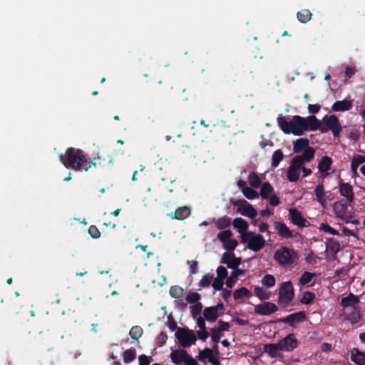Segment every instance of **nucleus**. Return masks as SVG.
Instances as JSON below:
<instances>
[{
	"label": "nucleus",
	"instance_id": "obj_1",
	"mask_svg": "<svg viewBox=\"0 0 365 365\" xmlns=\"http://www.w3.org/2000/svg\"><path fill=\"white\" fill-rule=\"evenodd\" d=\"M288 119V117L280 114L277 118L278 126L285 134L292 133L296 136L302 135L305 131L317 130L320 125V120L314 115L306 118L297 115Z\"/></svg>",
	"mask_w": 365,
	"mask_h": 365
},
{
	"label": "nucleus",
	"instance_id": "obj_2",
	"mask_svg": "<svg viewBox=\"0 0 365 365\" xmlns=\"http://www.w3.org/2000/svg\"><path fill=\"white\" fill-rule=\"evenodd\" d=\"M59 160L66 168L78 171H88V159L84 152L78 148L70 147L64 154L59 155Z\"/></svg>",
	"mask_w": 365,
	"mask_h": 365
},
{
	"label": "nucleus",
	"instance_id": "obj_3",
	"mask_svg": "<svg viewBox=\"0 0 365 365\" xmlns=\"http://www.w3.org/2000/svg\"><path fill=\"white\" fill-rule=\"evenodd\" d=\"M273 258L280 266L289 267L297 262L299 256L294 250L280 246L274 252Z\"/></svg>",
	"mask_w": 365,
	"mask_h": 365
},
{
	"label": "nucleus",
	"instance_id": "obj_4",
	"mask_svg": "<svg viewBox=\"0 0 365 365\" xmlns=\"http://www.w3.org/2000/svg\"><path fill=\"white\" fill-rule=\"evenodd\" d=\"M359 302V298H341V315L352 324L358 322L361 319L360 312L356 307Z\"/></svg>",
	"mask_w": 365,
	"mask_h": 365
},
{
	"label": "nucleus",
	"instance_id": "obj_5",
	"mask_svg": "<svg viewBox=\"0 0 365 365\" xmlns=\"http://www.w3.org/2000/svg\"><path fill=\"white\" fill-rule=\"evenodd\" d=\"M333 209L336 216L344 220L346 223L359 224L358 220H351L354 216V212L351 203L344 202L341 200L334 204Z\"/></svg>",
	"mask_w": 365,
	"mask_h": 365
},
{
	"label": "nucleus",
	"instance_id": "obj_6",
	"mask_svg": "<svg viewBox=\"0 0 365 365\" xmlns=\"http://www.w3.org/2000/svg\"><path fill=\"white\" fill-rule=\"evenodd\" d=\"M240 241L243 244H247V247L254 252L259 251L266 244L265 240L262 235L255 234L251 231L242 234Z\"/></svg>",
	"mask_w": 365,
	"mask_h": 365
},
{
	"label": "nucleus",
	"instance_id": "obj_7",
	"mask_svg": "<svg viewBox=\"0 0 365 365\" xmlns=\"http://www.w3.org/2000/svg\"><path fill=\"white\" fill-rule=\"evenodd\" d=\"M318 130H319L322 133H325L331 130L334 137H338L339 136L342 128L339 118L335 115H330L324 118L323 124H322L320 121Z\"/></svg>",
	"mask_w": 365,
	"mask_h": 365
},
{
	"label": "nucleus",
	"instance_id": "obj_8",
	"mask_svg": "<svg viewBox=\"0 0 365 365\" xmlns=\"http://www.w3.org/2000/svg\"><path fill=\"white\" fill-rule=\"evenodd\" d=\"M175 336L180 344L184 348L195 344L196 341V336L194 331L184 328H178L175 332Z\"/></svg>",
	"mask_w": 365,
	"mask_h": 365
},
{
	"label": "nucleus",
	"instance_id": "obj_9",
	"mask_svg": "<svg viewBox=\"0 0 365 365\" xmlns=\"http://www.w3.org/2000/svg\"><path fill=\"white\" fill-rule=\"evenodd\" d=\"M112 157L109 154H106L103 152L98 153L97 156L93 158V160H88V170L93 166L95 168H106L109 166L112 163Z\"/></svg>",
	"mask_w": 365,
	"mask_h": 365
},
{
	"label": "nucleus",
	"instance_id": "obj_10",
	"mask_svg": "<svg viewBox=\"0 0 365 365\" xmlns=\"http://www.w3.org/2000/svg\"><path fill=\"white\" fill-rule=\"evenodd\" d=\"M277 343L281 351L284 352H291L298 346V341L294 334H289Z\"/></svg>",
	"mask_w": 365,
	"mask_h": 365
},
{
	"label": "nucleus",
	"instance_id": "obj_11",
	"mask_svg": "<svg viewBox=\"0 0 365 365\" xmlns=\"http://www.w3.org/2000/svg\"><path fill=\"white\" fill-rule=\"evenodd\" d=\"M235 205L238 207L237 211L244 216L252 219L257 215L255 209L244 199L238 200Z\"/></svg>",
	"mask_w": 365,
	"mask_h": 365
},
{
	"label": "nucleus",
	"instance_id": "obj_12",
	"mask_svg": "<svg viewBox=\"0 0 365 365\" xmlns=\"http://www.w3.org/2000/svg\"><path fill=\"white\" fill-rule=\"evenodd\" d=\"M315 155V150L312 147H308L307 149L302 152V154L294 156L292 161L297 165V166H302L306 163L312 161Z\"/></svg>",
	"mask_w": 365,
	"mask_h": 365
},
{
	"label": "nucleus",
	"instance_id": "obj_13",
	"mask_svg": "<svg viewBox=\"0 0 365 365\" xmlns=\"http://www.w3.org/2000/svg\"><path fill=\"white\" fill-rule=\"evenodd\" d=\"M278 309L277 306L269 302H262L255 306V312L259 315H269Z\"/></svg>",
	"mask_w": 365,
	"mask_h": 365
},
{
	"label": "nucleus",
	"instance_id": "obj_14",
	"mask_svg": "<svg viewBox=\"0 0 365 365\" xmlns=\"http://www.w3.org/2000/svg\"><path fill=\"white\" fill-rule=\"evenodd\" d=\"M224 306L222 303H218L216 306L205 309L203 314L208 322H215L217 317L223 313Z\"/></svg>",
	"mask_w": 365,
	"mask_h": 365
},
{
	"label": "nucleus",
	"instance_id": "obj_15",
	"mask_svg": "<svg viewBox=\"0 0 365 365\" xmlns=\"http://www.w3.org/2000/svg\"><path fill=\"white\" fill-rule=\"evenodd\" d=\"M339 191L341 196L346 198L348 203H351L354 200L353 187L349 182H344L340 180L339 182Z\"/></svg>",
	"mask_w": 365,
	"mask_h": 365
},
{
	"label": "nucleus",
	"instance_id": "obj_16",
	"mask_svg": "<svg viewBox=\"0 0 365 365\" xmlns=\"http://www.w3.org/2000/svg\"><path fill=\"white\" fill-rule=\"evenodd\" d=\"M306 319L304 312H298L291 314L284 318L280 319V322L289 324L290 327H296L297 324L303 322Z\"/></svg>",
	"mask_w": 365,
	"mask_h": 365
},
{
	"label": "nucleus",
	"instance_id": "obj_17",
	"mask_svg": "<svg viewBox=\"0 0 365 365\" xmlns=\"http://www.w3.org/2000/svg\"><path fill=\"white\" fill-rule=\"evenodd\" d=\"M289 216L291 222L299 227H305L307 226V220L302 217L301 212L295 208L289 210Z\"/></svg>",
	"mask_w": 365,
	"mask_h": 365
},
{
	"label": "nucleus",
	"instance_id": "obj_18",
	"mask_svg": "<svg viewBox=\"0 0 365 365\" xmlns=\"http://www.w3.org/2000/svg\"><path fill=\"white\" fill-rule=\"evenodd\" d=\"M190 354L184 349L173 350L170 354V358L172 362L176 365L185 364Z\"/></svg>",
	"mask_w": 365,
	"mask_h": 365
},
{
	"label": "nucleus",
	"instance_id": "obj_19",
	"mask_svg": "<svg viewBox=\"0 0 365 365\" xmlns=\"http://www.w3.org/2000/svg\"><path fill=\"white\" fill-rule=\"evenodd\" d=\"M273 226L281 238L289 239L293 237L292 232L284 222L275 221L273 222Z\"/></svg>",
	"mask_w": 365,
	"mask_h": 365
},
{
	"label": "nucleus",
	"instance_id": "obj_20",
	"mask_svg": "<svg viewBox=\"0 0 365 365\" xmlns=\"http://www.w3.org/2000/svg\"><path fill=\"white\" fill-rule=\"evenodd\" d=\"M333 163L332 159L327 156H323L319 161L317 165L318 170L320 173L323 175L324 177H326L329 175V170L331 168V166Z\"/></svg>",
	"mask_w": 365,
	"mask_h": 365
},
{
	"label": "nucleus",
	"instance_id": "obj_21",
	"mask_svg": "<svg viewBox=\"0 0 365 365\" xmlns=\"http://www.w3.org/2000/svg\"><path fill=\"white\" fill-rule=\"evenodd\" d=\"M352 107V101L344 99L343 101H337L334 102L331 106V110L334 112H344L351 109Z\"/></svg>",
	"mask_w": 365,
	"mask_h": 365
},
{
	"label": "nucleus",
	"instance_id": "obj_22",
	"mask_svg": "<svg viewBox=\"0 0 365 365\" xmlns=\"http://www.w3.org/2000/svg\"><path fill=\"white\" fill-rule=\"evenodd\" d=\"M301 167L297 166L292 160L287 170V177L289 182H297L300 176Z\"/></svg>",
	"mask_w": 365,
	"mask_h": 365
},
{
	"label": "nucleus",
	"instance_id": "obj_23",
	"mask_svg": "<svg viewBox=\"0 0 365 365\" xmlns=\"http://www.w3.org/2000/svg\"><path fill=\"white\" fill-rule=\"evenodd\" d=\"M190 215V209L187 206L178 207L174 212H171L169 215L172 219L182 220L187 217Z\"/></svg>",
	"mask_w": 365,
	"mask_h": 365
},
{
	"label": "nucleus",
	"instance_id": "obj_24",
	"mask_svg": "<svg viewBox=\"0 0 365 365\" xmlns=\"http://www.w3.org/2000/svg\"><path fill=\"white\" fill-rule=\"evenodd\" d=\"M351 360L357 365H365V353L354 348L351 350Z\"/></svg>",
	"mask_w": 365,
	"mask_h": 365
},
{
	"label": "nucleus",
	"instance_id": "obj_25",
	"mask_svg": "<svg viewBox=\"0 0 365 365\" xmlns=\"http://www.w3.org/2000/svg\"><path fill=\"white\" fill-rule=\"evenodd\" d=\"M264 351L271 358H278L281 356V349L278 346V343L269 344L264 346Z\"/></svg>",
	"mask_w": 365,
	"mask_h": 365
},
{
	"label": "nucleus",
	"instance_id": "obj_26",
	"mask_svg": "<svg viewBox=\"0 0 365 365\" xmlns=\"http://www.w3.org/2000/svg\"><path fill=\"white\" fill-rule=\"evenodd\" d=\"M309 140L307 138H299L293 143V151L294 153L304 152L309 145Z\"/></svg>",
	"mask_w": 365,
	"mask_h": 365
},
{
	"label": "nucleus",
	"instance_id": "obj_27",
	"mask_svg": "<svg viewBox=\"0 0 365 365\" xmlns=\"http://www.w3.org/2000/svg\"><path fill=\"white\" fill-rule=\"evenodd\" d=\"M294 289L291 282L282 283L279 287V297H293Z\"/></svg>",
	"mask_w": 365,
	"mask_h": 365
},
{
	"label": "nucleus",
	"instance_id": "obj_28",
	"mask_svg": "<svg viewBox=\"0 0 365 365\" xmlns=\"http://www.w3.org/2000/svg\"><path fill=\"white\" fill-rule=\"evenodd\" d=\"M316 278V274L309 272H305L302 274L299 279L300 285L304 287H309L314 284V280Z\"/></svg>",
	"mask_w": 365,
	"mask_h": 365
},
{
	"label": "nucleus",
	"instance_id": "obj_29",
	"mask_svg": "<svg viewBox=\"0 0 365 365\" xmlns=\"http://www.w3.org/2000/svg\"><path fill=\"white\" fill-rule=\"evenodd\" d=\"M210 224L215 225L217 228L219 230H225L230 227L231 219L229 217L225 215L217 220L213 219Z\"/></svg>",
	"mask_w": 365,
	"mask_h": 365
},
{
	"label": "nucleus",
	"instance_id": "obj_30",
	"mask_svg": "<svg viewBox=\"0 0 365 365\" xmlns=\"http://www.w3.org/2000/svg\"><path fill=\"white\" fill-rule=\"evenodd\" d=\"M232 225L235 228L238 229V232L240 233V236L242 234L247 232L249 227L248 223L244 219L240 217L234 219Z\"/></svg>",
	"mask_w": 365,
	"mask_h": 365
},
{
	"label": "nucleus",
	"instance_id": "obj_31",
	"mask_svg": "<svg viewBox=\"0 0 365 365\" xmlns=\"http://www.w3.org/2000/svg\"><path fill=\"white\" fill-rule=\"evenodd\" d=\"M244 274V271L242 269H236L232 272V274L230 277H227L226 279V285L228 288H232L235 283L236 282V279L240 275Z\"/></svg>",
	"mask_w": 365,
	"mask_h": 365
},
{
	"label": "nucleus",
	"instance_id": "obj_32",
	"mask_svg": "<svg viewBox=\"0 0 365 365\" xmlns=\"http://www.w3.org/2000/svg\"><path fill=\"white\" fill-rule=\"evenodd\" d=\"M312 14L309 9H302L297 13V18L301 23L306 24L310 21Z\"/></svg>",
	"mask_w": 365,
	"mask_h": 365
},
{
	"label": "nucleus",
	"instance_id": "obj_33",
	"mask_svg": "<svg viewBox=\"0 0 365 365\" xmlns=\"http://www.w3.org/2000/svg\"><path fill=\"white\" fill-rule=\"evenodd\" d=\"M273 192V187L268 182H264L261 185L260 196L263 199H268L269 196Z\"/></svg>",
	"mask_w": 365,
	"mask_h": 365
},
{
	"label": "nucleus",
	"instance_id": "obj_34",
	"mask_svg": "<svg viewBox=\"0 0 365 365\" xmlns=\"http://www.w3.org/2000/svg\"><path fill=\"white\" fill-rule=\"evenodd\" d=\"M314 193L317 197V200L319 203L323 204L326 201L324 187L322 183L317 185L314 190Z\"/></svg>",
	"mask_w": 365,
	"mask_h": 365
},
{
	"label": "nucleus",
	"instance_id": "obj_35",
	"mask_svg": "<svg viewBox=\"0 0 365 365\" xmlns=\"http://www.w3.org/2000/svg\"><path fill=\"white\" fill-rule=\"evenodd\" d=\"M284 154L283 152L279 149L274 152L272 156L271 165L273 168H276L279 165V163L283 160Z\"/></svg>",
	"mask_w": 365,
	"mask_h": 365
},
{
	"label": "nucleus",
	"instance_id": "obj_36",
	"mask_svg": "<svg viewBox=\"0 0 365 365\" xmlns=\"http://www.w3.org/2000/svg\"><path fill=\"white\" fill-rule=\"evenodd\" d=\"M248 182L252 187L258 188L261 185V180L259 177L254 172L248 175Z\"/></svg>",
	"mask_w": 365,
	"mask_h": 365
},
{
	"label": "nucleus",
	"instance_id": "obj_37",
	"mask_svg": "<svg viewBox=\"0 0 365 365\" xmlns=\"http://www.w3.org/2000/svg\"><path fill=\"white\" fill-rule=\"evenodd\" d=\"M327 247L335 253L338 252L341 249L339 242L334 238L327 239Z\"/></svg>",
	"mask_w": 365,
	"mask_h": 365
},
{
	"label": "nucleus",
	"instance_id": "obj_38",
	"mask_svg": "<svg viewBox=\"0 0 365 365\" xmlns=\"http://www.w3.org/2000/svg\"><path fill=\"white\" fill-rule=\"evenodd\" d=\"M242 192L245 197L249 200L255 199L259 197V193L252 187H243Z\"/></svg>",
	"mask_w": 365,
	"mask_h": 365
},
{
	"label": "nucleus",
	"instance_id": "obj_39",
	"mask_svg": "<svg viewBox=\"0 0 365 365\" xmlns=\"http://www.w3.org/2000/svg\"><path fill=\"white\" fill-rule=\"evenodd\" d=\"M213 356L212 351L209 348H205L203 350H200L198 359L201 361H204L205 359L209 361Z\"/></svg>",
	"mask_w": 365,
	"mask_h": 365
},
{
	"label": "nucleus",
	"instance_id": "obj_40",
	"mask_svg": "<svg viewBox=\"0 0 365 365\" xmlns=\"http://www.w3.org/2000/svg\"><path fill=\"white\" fill-rule=\"evenodd\" d=\"M232 235V232L230 230H225L217 235V238L223 244L230 240Z\"/></svg>",
	"mask_w": 365,
	"mask_h": 365
},
{
	"label": "nucleus",
	"instance_id": "obj_41",
	"mask_svg": "<svg viewBox=\"0 0 365 365\" xmlns=\"http://www.w3.org/2000/svg\"><path fill=\"white\" fill-rule=\"evenodd\" d=\"M319 230L324 231L326 233L331 234L333 235H340L338 230L334 229L327 223H322L319 226Z\"/></svg>",
	"mask_w": 365,
	"mask_h": 365
},
{
	"label": "nucleus",
	"instance_id": "obj_42",
	"mask_svg": "<svg viewBox=\"0 0 365 365\" xmlns=\"http://www.w3.org/2000/svg\"><path fill=\"white\" fill-rule=\"evenodd\" d=\"M238 245V242L235 239H230L225 243H223V247L228 252H232Z\"/></svg>",
	"mask_w": 365,
	"mask_h": 365
},
{
	"label": "nucleus",
	"instance_id": "obj_43",
	"mask_svg": "<svg viewBox=\"0 0 365 365\" xmlns=\"http://www.w3.org/2000/svg\"><path fill=\"white\" fill-rule=\"evenodd\" d=\"M213 275L210 274H205L199 282V285L202 287H208L212 284Z\"/></svg>",
	"mask_w": 365,
	"mask_h": 365
},
{
	"label": "nucleus",
	"instance_id": "obj_44",
	"mask_svg": "<svg viewBox=\"0 0 365 365\" xmlns=\"http://www.w3.org/2000/svg\"><path fill=\"white\" fill-rule=\"evenodd\" d=\"M143 329L141 327L138 326H135L131 328L130 330V336L133 339H138L139 337L142 336Z\"/></svg>",
	"mask_w": 365,
	"mask_h": 365
},
{
	"label": "nucleus",
	"instance_id": "obj_45",
	"mask_svg": "<svg viewBox=\"0 0 365 365\" xmlns=\"http://www.w3.org/2000/svg\"><path fill=\"white\" fill-rule=\"evenodd\" d=\"M262 282L264 285L270 287L274 285L275 278L273 275L266 274L262 278Z\"/></svg>",
	"mask_w": 365,
	"mask_h": 365
},
{
	"label": "nucleus",
	"instance_id": "obj_46",
	"mask_svg": "<svg viewBox=\"0 0 365 365\" xmlns=\"http://www.w3.org/2000/svg\"><path fill=\"white\" fill-rule=\"evenodd\" d=\"M178 150L180 153L185 154L187 156L193 155V149L190 145H182L181 147L178 148Z\"/></svg>",
	"mask_w": 365,
	"mask_h": 365
},
{
	"label": "nucleus",
	"instance_id": "obj_47",
	"mask_svg": "<svg viewBox=\"0 0 365 365\" xmlns=\"http://www.w3.org/2000/svg\"><path fill=\"white\" fill-rule=\"evenodd\" d=\"M88 232L91 237L93 239H98L101 237V232L96 225H91Z\"/></svg>",
	"mask_w": 365,
	"mask_h": 365
},
{
	"label": "nucleus",
	"instance_id": "obj_48",
	"mask_svg": "<svg viewBox=\"0 0 365 365\" xmlns=\"http://www.w3.org/2000/svg\"><path fill=\"white\" fill-rule=\"evenodd\" d=\"M135 358L134 351L131 349H127L123 352V361L125 363H130Z\"/></svg>",
	"mask_w": 365,
	"mask_h": 365
},
{
	"label": "nucleus",
	"instance_id": "obj_49",
	"mask_svg": "<svg viewBox=\"0 0 365 365\" xmlns=\"http://www.w3.org/2000/svg\"><path fill=\"white\" fill-rule=\"evenodd\" d=\"M183 289L178 286H173L170 289V297H182Z\"/></svg>",
	"mask_w": 365,
	"mask_h": 365
},
{
	"label": "nucleus",
	"instance_id": "obj_50",
	"mask_svg": "<svg viewBox=\"0 0 365 365\" xmlns=\"http://www.w3.org/2000/svg\"><path fill=\"white\" fill-rule=\"evenodd\" d=\"M241 263V259L237 258L235 256L231 259V261L227 264V267L232 269L234 270L239 269L238 267Z\"/></svg>",
	"mask_w": 365,
	"mask_h": 365
},
{
	"label": "nucleus",
	"instance_id": "obj_51",
	"mask_svg": "<svg viewBox=\"0 0 365 365\" xmlns=\"http://www.w3.org/2000/svg\"><path fill=\"white\" fill-rule=\"evenodd\" d=\"M223 281H224L223 279H221V278H219V277H216L215 279L213 278V279L212 281V287L215 290H221V289H222Z\"/></svg>",
	"mask_w": 365,
	"mask_h": 365
},
{
	"label": "nucleus",
	"instance_id": "obj_52",
	"mask_svg": "<svg viewBox=\"0 0 365 365\" xmlns=\"http://www.w3.org/2000/svg\"><path fill=\"white\" fill-rule=\"evenodd\" d=\"M249 294V290L247 288L241 287L235 291L232 297H248Z\"/></svg>",
	"mask_w": 365,
	"mask_h": 365
},
{
	"label": "nucleus",
	"instance_id": "obj_53",
	"mask_svg": "<svg viewBox=\"0 0 365 365\" xmlns=\"http://www.w3.org/2000/svg\"><path fill=\"white\" fill-rule=\"evenodd\" d=\"M351 162L359 167L361 164L365 163V155H356L353 157Z\"/></svg>",
	"mask_w": 365,
	"mask_h": 365
},
{
	"label": "nucleus",
	"instance_id": "obj_54",
	"mask_svg": "<svg viewBox=\"0 0 365 365\" xmlns=\"http://www.w3.org/2000/svg\"><path fill=\"white\" fill-rule=\"evenodd\" d=\"M217 277L225 279L227 277V270L225 267L220 266L217 269Z\"/></svg>",
	"mask_w": 365,
	"mask_h": 365
},
{
	"label": "nucleus",
	"instance_id": "obj_55",
	"mask_svg": "<svg viewBox=\"0 0 365 365\" xmlns=\"http://www.w3.org/2000/svg\"><path fill=\"white\" fill-rule=\"evenodd\" d=\"M187 263L190 264V274H195L197 271L198 262L194 260H187Z\"/></svg>",
	"mask_w": 365,
	"mask_h": 365
},
{
	"label": "nucleus",
	"instance_id": "obj_56",
	"mask_svg": "<svg viewBox=\"0 0 365 365\" xmlns=\"http://www.w3.org/2000/svg\"><path fill=\"white\" fill-rule=\"evenodd\" d=\"M167 339H168L167 335L163 332H160L158 334V338H157V343L158 344V346H163V345H165L166 343Z\"/></svg>",
	"mask_w": 365,
	"mask_h": 365
},
{
	"label": "nucleus",
	"instance_id": "obj_57",
	"mask_svg": "<svg viewBox=\"0 0 365 365\" xmlns=\"http://www.w3.org/2000/svg\"><path fill=\"white\" fill-rule=\"evenodd\" d=\"M234 256L235 255L233 253L225 252L222 255L221 262L227 265Z\"/></svg>",
	"mask_w": 365,
	"mask_h": 365
},
{
	"label": "nucleus",
	"instance_id": "obj_58",
	"mask_svg": "<svg viewBox=\"0 0 365 365\" xmlns=\"http://www.w3.org/2000/svg\"><path fill=\"white\" fill-rule=\"evenodd\" d=\"M217 324H218V326L216 327L222 332L228 331V329L230 327V325L228 322H222V321H219Z\"/></svg>",
	"mask_w": 365,
	"mask_h": 365
},
{
	"label": "nucleus",
	"instance_id": "obj_59",
	"mask_svg": "<svg viewBox=\"0 0 365 365\" xmlns=\"http://www.w3.org/2000/svg\"><path fill=\"white\" fill-rule=\"evenodd\" d=\"M269 202L272 206L276 207L280 202L279 198L275 194L271 195L269 196Z\"/></svg>",
	"mask_w": 365,
	"mask_h": 365
},
{
	"label": "nucleus",
	"instance_id": "obj_60",
	"mask_svg": "<svg viewBox=\"0 0 365 365\" xmlns=\"http://www.w3.org/2000/svg\"><path fill=\"white\" fill-rule=\"evenodd\" d=\"M197 335L198 339L202 341H205L209 336V334L205 329H200L199 331H197Z\"/></svg>",
	"mask_w": 365,
	"mask_h": 365
},
{
	"label": "nucleus",
	"instance_id": "obj_61",
	"mask_svg": "<svg viewBox=\"0 0 365 365\" xmlns=\"http://www.w3.org/2000/svg\"><path fill=\"white\" fill-rule=\"evenodd\" d=\"M321 106L319 104H309L308 110L310 113H317L320 110Z\"/></svg>",
	"mask_w": 365,
	"mask_h": 365
},
{
	"label": "nucleus",
	"instance_id": "obj_62",
	"mask_svg": "<svg viewBox=\"0 0 365 365\" xmlns=\"http://www.w3.org/2000/svg\"><path fill=\"white\" fill-rule=\"evenodd\" d=\"M139 365H149L150 364V358L145 355L139 356Z\"/></svg>",
	"mask_w": 365,
	"mask_h": 365
},
{
	"label": "nucleus",
	"instance_id": "obj_63",
	"mask_svg": "<svg viewBox=\"0 0 365 365\" xmlns=\"http://www.w3.org/2000/svg\"><path fill=\"white\" fill-rule=\"evenodd\" d=\"M210 335L213 337H218L220 339L222 336V331H220L217 327H213L210 330Z\"/></svg>",
	"mask_w": 365,
	"mask_h": 365
},
{
	"label": "nucleus",
	"instance_id": "obj_64",
	"mask_svg": "<svg viewBox=\"0 0 365 365\" xmlns=\"http://www.w3.org/2000/svg\"><path fill=\"white\" fill-rule=\"evenodd\" d=\"M269 225L266 222H261L259 225V231L260 232H267V235H270V232L268 230Z\"/></svg>",
	"mask_w": 365,
	"mask_h": 365
}]
</instances>
